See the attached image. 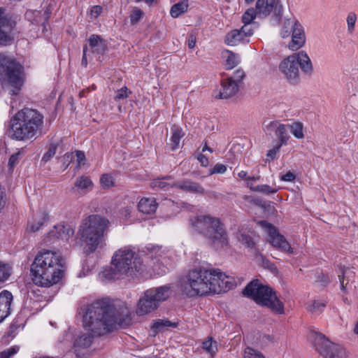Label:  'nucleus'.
I'll use <instances>...</instances> for the list:
<instances>
[{
  "instance_id": "39",
  "label": "nucleus",
  "mask_w": 358,
  "mask_h": 358,
  "mask_svg": "<svg viewBox=\"0 0 358 358\" xmlns=\"http://www.w3.org/2000/svg\"><path fill=\"white\" fill-rule=\"evenodd\" d=\"M171 177L170 176H167L163 178H157V179H155L153 180L151 182H150V187L152 188H159V189H166L169 187H171V185L172 184H170V183H168L165 181H164V180H171Z\"/></svg>"
},
{
  "instance_id": "5",
  "label": "nucleus",
  "mask_w": 358,
  "mask_h": 358,
  "mask_svg": "<svg viewBox=\"0 0 358 358\" xmlns=\"http://www.w3.org/2000/svg\"><path fill=\"white\" fill-rule=\"evenodd\" d=\"M113 267L106 268L101 274L105 280H115L124 275L134 277L143 268L141 259L131 249L124 248L115 252L112 258Z\"/></svg>"
},
{
  "instance_id": "48",
  "label": "nucleus",
  "mask_w": 358,
  "mask_h": 358,
  "mask_svg": "<svg viewBox=\"0 0 358 358\" xmlns=\"http://www.w3.org/2000/svg\"><path fill=\"white\" fill-rule=\"evenodd\" d=\"M242 22L244 24V25L241 27L240 30L243 34H244V38L245 39H248V38L251 36L254 32L253 29H252V27L250 26L252 22L245 23L243 20Z\"/></svg>"
},
{
  "instance_id": "51",
  "label": "nucleus",
  "mask_w": 358,
  "mask_h": 358,
  "mask_svg": "<svg viewBox=\"0 0 358 358\" xmlns=\"http://www.w3.org/2000/svg\"><path fill=\"white\" fill-rule=\"evenodd\" d=\"M18 348L11 347L0 353V358H10V357L17 353Z\"/></svg>"
},
{
  "instance_id": "64",
  "label": "nucleus",
  "mask_w": 358,
  "mask_h": 358,
  "mask_svg": "<svg viewBox=\"0 0 358 358\" xmlns=\"http://www.w3.org/2000/svg\"><path fill=\"white\" fill-rule=\"evenodd\" d=\"M206 150H208V151H210V152H213V150H212L211 148H208V145H207L206 144L203 146V149H202V151H203V152H205Z\"/></svg>"
},
{
  "instance_id": "40",
  "label": "nucleus",
  "mask_w": 358,
  "mask_h": 358,
  "mask_svg": "<svg viewBox=\"0 0 358 358\" xmlns=\"http://www.w3.org/2000/svg\"><path fill=\"white\" fill-rule=\"evenodd\" d=\"M250 189L253 192H258L264 194H273L277 192L275 189L272 188L268 185H259L255 187L251 186Z\"/></svg>"
},
{
  "instance_id": "61",
  "label": "nucleus",
  "mask_w": 358,
  "mask_h": 358,
  "mask_svg": "<svg viewBox=\"0 0 358 358\" xmlns=\"http://www.w3.org/2000/svg\"><path fill=\"white\" fill-rule=\"evenodd\" d=\"M238 176L243 180H248V173L245 171H241L238 173Z\"/></svg>"
},
{
  "instance_id": "34",
  "label": "nucleus",
  "mask_w": 358,
  "mask_h": 358,
  "mask_svg": "<svg viewBox=\"0 0 358 358\" xmlns=\"http://www.w3.org/2000/svg\"><path fill=\"white\" fill-rule=\"evenodd\" d=\"M45 222L44 216H38L33 218L32 220L28 222L27 231L29 232H36L40 229Z\"/></svg>"
},
{
  "instance_id": "43",
  "label": "nucleus",
  "mask_w": 358,
  "mask_h": 358,
  "mask_svg": "<svg viewBox=\"0 0 358 358\" xmlns=\"http://www.w3.org/2000/svg\"><path fill=\"white\" fill-rule=\"evenodd\" d=\"M245 77V72L242 69H237L235 71L232 76L228 77L227 78L236 83L238 86L240 87L242 83L243 79Z\"/></svg>"
},
{
  "instance_id": "6",
  "label": "nucleus",
  "mask_w": 358,
  "mask_h": 358,
  "mask_svg": "<svg viewBox=\"0 0 358 358\" xmlns=\"http://www.w3.org/2000/svg\"><path fill=\"white\" fill-rule=\"evenodd\" d=\"M214 272L215 269L201 267L190 271L181 284L182 291L189 296H203L217 291L212 280Z\"/></svg>"
},
{
  "instance_id": "38",
  "label": "nucleus",
  "mask_w": 358,
  "mask_h": 358,
  "mask_svg": "<svg viewBox=\"0 0 358 358\" xmlns=\"http://www.w3.org/2000/svg\"><path fill=\"white\" fill-rule=\"evenodd\" d=\"M11 275V266L6 263L0 262V282L6 281Z\"/></svg>"
},
{
  "instance_id": "23",
  "label": "nucleus",
  "mask_w": 358,
  "mask_h": 358,
  "mask_svg": "<svg viewBox=\"0 0 358 358\" xmlns=\"http://www.w3.org/2000/svg\"><path fill=\"white\" fill-rule=\"evenodd\" d=\"M138 208L142 213L152 214L157 208V203L155 198L143 197L139 201Z\"/></svg>"
},
{
  "instance_id": "58",
  "label": "nucleus",
  "mask_w": 358,
  "mask_h": 358,
  "mask_svg": "<svg viewBox=\"0 0 358 358\" xmlns=\"http://www.w3.org/2000/svg\"><path fill=\"white\" fill-rule=\"evenodd\" d=\"M76 157L78 164H80L85 159V155L82 151L76 152Z\"/></svg>"
},
{
  "instance_id": "33",
  "label": "nucleus",
  "mask_w": 358,
  "mask_h": 358,
  "mask_svg": "<svg viewBox=\"0 0 358 358\" xmlns=\"http://www.w3.org/2000/svg\"><path fill=\"white\" fill-rule=\"evenodd\" d=\"M172 135L171 137V146L172 150H176L178 148L180 141L183 134L182 129L178 127L174 126L171 128Z\"/></svg>"
},
{
  "instance_id": "4",
  "label": "nucleus",
  "mask_w": 358,
  "mask_h": 358,
  "mask_svg": "<svg viewBox=\"0 0 358 358\" xmlns=\"http://www.w3.org/2000/svg\"><path fill=\"white\" fill-rule=\"evenodd\" d=\"M110 225L106 217L98 214L90 215L81 221L76 237L85 245L87 252H94L101 246Z\"/></svg>"
},
{
  "instance_id": "60",
  "label": "nucleus",
  "mask_w": 358,
  "mask_h": 358,
  "mask_svg": "<svg viewBox=\"0 0 358 358\" xmlns=\"http://www.w3.org/2000/svg\"><path fill=\"white\" fill-rule=\"evenodd\" d=\"M87 46L83 48V55L82 58V65L86 66H87V57H86V52H87Z\"/></svg>"
},
{
  "instance_id": "11",
  "label": "nucleus",
  "mask_w": 358,
  "mask_h": 358,
  "mask_svg": "<svg viewBox=\"0 0 358 358\" xmlns=\"http://www.w3.org/2000/svg\"><path fill=\"white\" fill-rule=\"evenodd\" d=\"M272 12L277 17L282 15L283 7L277 0H257L255 8H250L243 15V20L245 22H252L256 18H265Z\"/></svg>"
},
{
  "instance_id": "7",
  "label": "nucleus",
  "mask_w": 358,
  "mask_h": 358,
  "mask_svg": "<svg viewBox=\"0 0 358 358\" xmlns=\"http://www.w3.org/2000/svg\"><path fill=\"white\" fill-rule=\"evenodd\" d=\"M190 224L217 247L227 245L226 232L218 218L209 215H198L190 220Z\"/></svg>"
},
{
  "instance_id": "55",
  "label": "nucleus",
  "mask_w": 358,
  "mask_h": 358,
  "mask_svg": "<svg viewBox=\"0 0 358 358\" xmlns=\"http://www.w3.org/2000/svg\"><path fill=\"white\" fill-rule=\"evenodd\" d=\"M295 178V175L291 171H288L286 174L280 176V180L285 182H292Z\"/></svg>"
},
{
  "instance_id": "2",
  "label": "nucleus",
  "mask_w": 358,
  "mask_h": 358,
  "mask_svg": "<svg viewBox=\"0 0 358 358\" xmlns=\"http://www.w3.org/2000/svg\"><path fill=\"white\" fill-rule=\"evenodd\" d=\"M65 263L56 252L43 250L36 256L31 267L34 282L41 287H49L62 278Z\"/></svg>"
},
{
  "instance_id": "44",
  "label": "nucleus",
  "mask_w": 358,
  "mask_h": 358,
  "mask_svg": "<svg viewBox=\"0 0 358 358\" xmlns=\"http://www.w3.org/2000/svg\"><path fill=\"white\" fill-rule=\"evenodd\" d=\"M100 183L103 188H110L114 186L113 178L109 174H103L100 178Z\"/></svg>"
},
{
  "instance_id": "31",
  "label": "nucleus",
  "mask_w": 358,
  "mask_h": 358,
  "mask_svg": "<svg viewBox=\"0 0 358 358\" xmlns=\"http://www.w3.org/2000/svg\"><path fill=\"white\" fill-rule=\"evenodd\" d=\"M74 186L82 191L89 190L92 188L93 182L89 177L82 176L76 178Z\"/></svg>"
},
{
  "instance_id": "45",
  "label": "nucleus",
  "mask_w": 358,
  "mask_h": 358,
  "mask_svg": "<svg viewBox=\"0 0 358 358\" xmlns=\"http://www.w3.org/2000/svg\"><path fill=\"white\" fill-rule=\"evenodd\" d=\"M143 13L141 9L135 8L130 14L131 24H136V23H138L143 17Z\"/></svg>"
},
{
  "instance_id": "16",
  "label": "nucleus",
  "mask_w": 358,
  "mask_h": 358,
  "mask_svg": "<svg viewBox=\"0 0 358 358\" xmlns=\"http://www.w3.org/2000/svg\"><path fill=\"white\" fill-rule=\"evenodd\" d=\"M74 233V229L69 225H56L45 237L44 242L47 245H52L59 240L68 241Z\"/></svg>"
},
{
  "instance_id": "26",
  "label": "nucleus",
  "mask_w": 358,
  "mask_h": 358,
  "mask_svg": "<svg viewBox=\"0 0 358 358\" xmlns=\"http://www.w3.org/2000/svg\"><path fill=\"white\" fill-rule=\"evenodd\" d=\"M177 327V323L172 322L168 320H157L154 322L150 328L151 335L155 336L159 332L164 331L168 327L175 328Z\"/></svg>"
},
{
  "instance_id": "36",
  "label": "nucleus",
  "mask_w": 358,
  "mask_h": 358,
  "mask_svg": "<svg viewBox=\"0 0 358 358\" xmlns=\"http://www.w3.org/2000/svg\"><path fill=\"white\" fill-rule=\"evenodd\" d=\"M287 126L295 138L301 139L304 137L303 126L301 122H296L292 124H288Z\"/></svg>"
},
{
  "instance_id": "24",
  "label": "nucleus",
  "mask_w": 358,
  "mask_h": 358,
  "mask_svg": "<svg viewBox=\"0 0 358 358\" xmlns=\"http://www.w3.org/2000/svg\"><path fill=\"white\" fill-rule=\"evenodd\" d=\"M225 43L229 45H237L241 43H248L249 39L244 38V34H243L240 29H234L229 32L224 39Z\"/></svg>"
},
{
  "instance_id": "30",
  "label": "nucleus",
  "mask_w": 358,
  "mask_h": 358,
  "mask_svg": "<svg viewBox=\"0 0 358 358\" xmlns=\"http://www.w3.org/2000/svg\"><path fill=\"white\" fill-rule=\"evenodd\" d=\"M93 336L90 333L80 335L74 342V347L77 348H87L92 343Z\"/></svg>"
},
{
  "instance_id": "22",
  "label": "nucleus",
  "mask_w": 358,
  "mask_h": 358,
  "mask_svg": "<svg viewBox=\"0 0 358 358\" xmlns=\"http://www.w3.org/2000/svg\"><path fill=\"white\" fill-rule=\"evenodd\" d=\"M294 56L298 60V68L300 66L303 73L306 75L310 76L313 73V64L312 62L305 51H300L297 53H294Z\"/></svg>"
},
{
  "instance_id": "25",
  "label": "nucleus",
  "mask_w": 358,
  "mask_h": 358,
  "mask_svg": "<svg viewBox=\"0 0 358 358\" xmlns=\"http://www.w3.org/2000/svg\"><path fill=\"white\" fill-rule=\"evenodd\" d=\"M89 45L93 52L103 54L106 50V41L99 35L92 34L89 38Z\"/></svg>"
},
{
  "instance_id": "52",
  "label": "nucleus",
  "mask_w": 358,
  "mask_h": 358,
  "mask_svg": "<svg viewBox=\"0 0 358 358\" xmlns=\"http://www.w3.org/2000/svg\"><path fill=\"white\" fill-rule=\"evenodd\" d=\"M227 171V166L222 164H216L213 169L210 171V174L224 173Z\"/></svg>"
},
{
  "instance_id": "50",
  "label": "nucleus",
  "mask_w": 358,
  "mask_h": 358,
  "mask_svg": "<svg viewBox=\"0 0 358 358\" xmlns=\"http://www.w3.org/2000/svg\"><path fill=\"white\" fill-rule=\"evenodd\" d=\"M281 147L280 145L276 144L272 149L269 150L266 153L267 160L273 161L275 159Z\"/></svg>"
},
{
  "instance_id": "56",
  "label": "nucleus",
  "mask_w": 358,
  "mask_h": 358,
  "mask_svg": "<svg viewBox=\"0 0 358 358\" xmlns=\"http://www.w3.org/2000/svg\"><path fill=\"white\" fill-rule=\"evenodd\" d=\"M279 125H280V123H278V122L275 121H273L270 122L268 124L265 125V128L267 131H274L275 133L276 129Z\"/></svg>"
},
{
  "instance_id": "32",
  "label": "nucleus",
  "mask_w": 358,
  "mask_h": 358,
  "mask_svg": "<svg viewBox=\"0 0 358 358\" xmlns=\"http://www.w3.org/2000/svg\"><path fill=\"white\" fill-rule=\"evenodd\" d=\"M326 306L325 301H319L317 300H311L308 302L306 308L308 311L312 314L318 315L321 313Z\"/></svg>"
},
{
  "instance_id": "63",
  "label": "nucleus",
  "mask_w": 358,
  "mask_h": 358,
  "mask_svg": "<svg viewBox=\"0 0 358 358\" xmlns=\"http://www.w3.org/2000/svg\"><path fill=\"white\" fill-rule=\"evenodd\" d=\"M338 277H339L340 282H341V288L342 290H344L345 289V286H344L343 277H341V275H339Z\"/></svg>"
},
{
  "instance_id": "8",
  "label": "nucleus",
  "mask_w": 358,
  "mask_h": 358,
  "mask_svg": "<svg viewBox=\"0 0 358 358\" xmlns=\"http://www.w3.org/2000/svg\"><path fill=\"white\" fill-rule=\"evenodd\" d=\"M243 294L252 299L257 304L268 308L276 314L284 313V304L276 296L275 292L259 280L250 282L243 289Z\"/></svg>"
},
{
  "instance_id": "10",
  "label": "nucleus",
  "mask_w": 358,
  "mask_h": 358,
  "mask_svg": "<svg viewBox=\"0 0 358 358\" xmlns=\"http://www.w3.org/2000/svg\"><path fill=\"white\" fill-rule=\"evenodd\" d=\"M169 295L170 287L168 286L148 289L138 301L136 314L144 315L151 313L159 306L160 303L166 300Z\"/></svg>"
},
{
  "instance_id": "27",
  "label": "nucleus",
  "mask_w": 358,
  "mask_h": 358,
  "mask_svg": "<svg viewBox=\"0 0 358 358\" xmlns=\"http://www.w3.org/2000/svg\"><path fill=\"white\" fill-rule=\"evenodd\" d=\"M167 252L162 248V246H153L148 254L150 258L155 260L156 262H160L164 264L167 262L166 258L168 257Z\"/></svg>"
},
{
  "instance_id": "47",
  "label": "nucleus",
  "mask_w": 358,
  "mask_h": 358,
  "mask_svg": "<svg viewBox=\"0 0 358 358\" xmlns=\"http://www.w3.org/2000/svg\"><path fill=\"white\" fill-rule=\"evenodd\" d=\"M348 30L352 33L355 29V22L357 20V15L354 13H350L347 17Z\"/></svg>"
},
{
  "instance_id": "20",
  "label": "nucleus",
  "mask_w": 358,
  "mask_h": 358,
  "mask_svg": "<svg viewBox=\"0 0 358 358\" xmlns=\"http://www.w3.org/2000/svg\"><path fill=\"white\" fill-rule=\"evenodd\" d=\"M222 87L218 95L215 97L219 99H228L234 96L239 90V86L236 83L226 78L222 81Z\"/></svg>"
},
{
  "instance_id": "21",
  "label": "nucleus",
  "mask_w": 358,
  "mask_h": 358,
  "mask_svg": "<svg viewBox=\"0 0 358 358\" xmlns=\"http://www.w3.org/2000/svg\"><path fill=\"white\" fill-rule=\"evenodd\" d=\"M12 301L13 295L9 291L3 290L0 293V323L9 315Z\"/></svg>"
},
{
  "instance_id": "41",
  "label": "nucleus",
  "mask_w": 358,
  "mask_h": 358,
  "mask_svg": "<svg viewBox=\"0 0 358 358\" xmlns=\"http://www.w3.org/2000/svg\"><path fill=\"white\" fill-rule=\"evenodd\" d=\"M243 358H265V357L259 351L248 347L244 350Z\"/></svg>"
},
{
  "instance_id": "12",
  "label": "nucleus",
  "mask_w": 358,
  "mask_h": 358,
  "mask_svg": "<svg viewBox=\"0 0 358 358\" xmlns=\"http://www.w3.org/2000/svg\"><path fill=\"white\" fill-rule=\"evenodd\" d=\"M310 338L315 350L324 358H344L345 356V351L342 346L331 343L323 334L313 332Z\"/></svg>"
},
{
  "instance_id": "15",
  "label": "nucleus",
  "mask_w": 358,
  "mask_h": 358,
  "mask_svg": "<svg viewBox=\"0 0 358 358\" xmlns=\"http://www.w3.org/2000/svg\"><path fill=\"white\" fill-rule=\"evenodd\" d=\"M298 60L292 55L284 59L279 65L280 71L284 75L287 80L292 85L299 82V69L298 68Z\"/></svg>"
},
{
  "instance_id": "14",
  "label": "nucleus",
  "mask_w": 358,
  "mask_h": 358,
  "mask_svg": "<svg viewBox=\"0 0 358 358\" xmlns=\"http://www.w3.org/2000/svg\"><path fill=\"white\" fill-rule=\"evenodd\" d=\"M259 224L263 228L266 229L268 233L267 241L273 248L288 254L294 252L293 248L285 236L280 234L275 227L266 221H261Z\"/></svg>"
},
{
  "instance_id": "28",
  "label": "nucleus",
  "mask_w": 358,
  "mask_h": 358,
  "mask_svg": "<svg viewBox=\"0 0 358 358\" xmlns=\"http://www.w3.org/2000/svg\"><path fill=\"white\" fill-rule=\"evenodd\" d=\"M288 129H289L287 124H280V125L278 127L275 135L278 139L277 144L280 145V146L285 145L287 144V141L289 138Z\"/></svg>"
},
{
  "instance_id": "3",
  "label": "nucleus",
  "mask_w": 358,
  "mask_h": 358,
  "mask_svg": "<svg viewBox=\"0 0 358 358\" xmlns=\"http://www.w3.org/2000/svg\"><path fill=\"white\" fill-rule=\"evenodd\" d=\"M44 117L38 110L24 108L10 120L13 138L17 141L36 139L42 132Z\"/></svg>"
},
{
  "instance_id": "29",
  "label": "nucleus",
  "mask_w": 358,
  "mask_h": 358,
  "mask_svg": "<svg viewBox=\"0 0 358 358\" xmlns=\"http://www.w3.org/2000/svg\"><path fill=\"white\" fill-rule=\"evenodd\" d=\"M202 348L210 355V358H214L218 351L217 343L212 337H208L202 343Z\"/></svg>"
},
{
  "instance_id": "46",
  "label": "nucleus",
  "mask_w": 358,
  "mask_h": 358,
  "mask_svg": "<svg viewBox=\"0 0 358 358\" xmlns=\"http://www.w3.org/2000/svg\"><path fill=\"white\" fill-rule=\"evenodd\" d=\"M57 148V145L50 144L48 150L43 155L42 161L44 162L50 161L55 155Z\"/></svg>"
},
{
  "instance_id": "37",
  "label": "nucleus",
  "mask_w": 358,
  "mask_h": 358,
  "mask_svg": "<svg viewBox=\"0 0 358 358\" xmlns=\"http://www.w3.org/2000/svg\"><path fill=\"white\" fill-rule=\"evenodd\" d=\"M227 57L226 59V66L227 69H231L236 66L240 62L239 56L231 51H227Z\"/></svg>"
},
{
  "instance_id": "53",
  "label": "nucleus",
  "mask_w": 358,
  "mask_h": 358,
  "mask_svg": "<svg viewBox=\"0 0 358 358\" xmlns=\"http://www.w3.org/2000/svg\"><path fill=\"white\" fill-rule=\"evenodd\" d=\"M20 155L21 153L18 152L10 156L8 162L10 169H13L18 163Z\"/></svg>"
},
{
  "instance_id": "59",
  "label": "nucleus",
  "mask_w": 358,
  "mask_h": 358,
  "mask_svg": "<svg viewBox=\"0 0 358 358\" xmlns=\"http://www.w3.org/2000/svg\"><path fill=\"white\" fill-rule=\"evenodd\" d=\"M196 45V38L193 35H190L188 39V47L190 49H192L195 47Z\"/></svg>"
},
{
  "instance_id": "9",
  "label": "nucleus",
  "mask_w": 358,
  "mask_h": 358,
  "mask_svg": "<svg viewBox=\"0 0 358 358\" xmlns=\"http://www.w3.org/2000/svg\"><path fill=\"white\" fill-rule=\"evenodd\" d=\"M0 80L9 93L17 95L23 85V67L14 59L0 55Z\"/></svg>"
},
{
  "instance_id": "54",
  "label": "nucleus",
  "mask_w": 358,
  "mask_h": 358,
  "mask_svg": "<svg viewBox=\"0 0 358 358\" xmlns=\"http://www.w3.org/2000/svg\"><path fill=\"white\" fill-rule=\"evenodd\" d=\"M102 7L100 6H94L90 10L91 17L96 18L102 12Z\"/></svg>"
},
{
  "instance_id": "42",
  "label": "nucleus",
  "mask_w": 358,
  "mask_h": 358,
  "mask_svg": "<svg viewBox=\"0 0 358 358\" xmlns=\"http://www.w3.org/2000/svg\"><path fill=\"white\" fill-rule=\"evenodd\" d=\"M238 241L244 244L248 248H253L255 245V242L253 241L252 237L246 234V233H240L238 235Z\"/></svg>"
},
{
  "instance_id": "19",
  "label": "nucleus",
  "mask_w": 358,
  "mask_h": 358,
  "mask_svg": "<svg viewBox=\"0 0 358 358\" xmlns=\"http://www.w3.org/2000/svg\"><path fill=\"white\" fill-rule=\"evenodd\" d=\"M171 187H176L182 191L194 194H204L206 193L204 188L199 183L189 180H182L173 182Z\"/></svg>"
},
{
  "instance_id": "57",
  "label": "nucleus",
  "mask_w": 358,
  "mask_h": 358,
  "mask_svg": "<svg viewBox=\"0 0 358 358\" xmlns=\"http://www.w3.org/2000/svg\"><path fill=\"white\" fill-rule=\"evenodd\" d=\"M197 159L199 160V162L201 163V164L203 166H208V159L204 155L200 154L198 156Z\"/></svg>"
},
{
  "instance_id": "1",
  "label": "nucleus",
  "mask_w": 358,
  "mask_h": 358,
  "mask_svg": "<svg viewBox=\"0 0 358 358\" xmlns=\"http://www.w3.org/2000/svg\"><path fill=\"white\" fill-rule=\"evenodd\" d=\"M83 322L87 330L101 336L111 332L117 324L121 327L130 325V310L124 303L115 306L109 299H99L87 306Z\"/></svg>"
},
{
  "instance_id": "49",
  "label": "nucleus",
  "mask_w": 358,
  "mask_h": 358,
  "mask_svg": "<svg viewBox=\"0 0 358 358\" xmlns=\"http://www.w3.org/2000/svg\"><path fill=\"white\" fill-rule=\"evenodd\" d=\"M130 93H131V92L129 91V90L127 87H123L116 92V94L115 96V99L116 101L120 100V99H124L128 97L129 94H130Z\"/></svg>"
},
{
  "instance_id": "13",
  "label": "nucleus",
  "mask_w": 358,
  "mask_h": 358,
  "mask_svg": "<svg viewBox=\"0 0 358 358\" xmlns=\"http://www.w3.org/2000/svg\"><path fill=\"white\" fill-rule=\"evenodd\" d=\"M292 33V40L288 44V48L293 50H297L301 48L306 41L305 34L301 24L298 21L286 19L280 32L282 38H287Z\"/></svg>"
},
{
  "instance_id": "18",
  "label": "nucleus",
  "mask_w": 358,
  "mask_h": 358,
  "mask_svg": "<svg viewBox=\"0 0 358 358\" xmlns=\"http://www.w3.org/2000/svg\"><path fill=\"white\" fill-rule=\"evenodd\" d=\"M215 270V272L213 273L212 280L217 287V291L212 292V293L219 294L222 292H224L236 286V282L234 277L220 272L219 269Z\"/></svg>"
},
{
  "instance_id": "62",
  "label": "nucleus",
  "mask_w": 358,
  "mask_h": 358,
  "mask_svg": "<svg viewBox=\"0 0 358 358\" xmlns=\"http://www.w3.org/2000/svg\"><path fill=\"white\" fill-rule=\"evenodd\" d=\"M122 213L124 214L125 216L130 215L131 208L129 207L124 208V209H122Z\"/></svg>"
},
{
  "instance_id": "35",
  "label": "nucleus",
  "mask_w": 358,
  "mask_h": 358,
  "mask_svg": "<svg viewBox=\"0 0 358 358\" xmlns=\"http://www.w3.org/2000/svg\"><path fill=\"white\" fill-rule=\"evenodd\" d=\"M188 8V3L185 1H180L176 4H174L170 10L171 15L176 18L179 17L181 14L184 13L187 11Z\"/></svg>"
},
{
  "instance_id": "17",
  "label": "nucleus",
  "mask_w": 358,
  "mask_h": 358,
  "mask_svg": "<svg viewBox=\"0 0 358 358\" xmlns=\"http://www.w3.org/2000/svg\"><path fill=\"white\" fill-rule=\"evenodd\" d=\"M15 22L10 17L4 15V9L0 8V45H6L13 41L12 31Z\"/></svg>"
}]
</instances>
